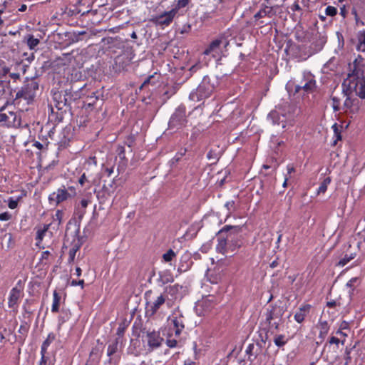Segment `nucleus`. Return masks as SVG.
<instances>
[{"instance_id": "nucleus-1", "label": "nucleus", "mask_w": 365, "mask_h": 365, "mask_svg": "<svg viewBox=\"0 0 365 365\" xmlns=\"http://www.w3.org/2000/svg\"><path fill=\"white\" fill-rule=\"evenodd\" d=\"M52 99L54 106L58 110L54 113L53 107L51 108V116L55 117L56 122H61L63 114L67 111H71V103L81 98L78 91H73V88L61 91H51Z\"/></svg>"}, {"instance_id": "nucleus-2", "label": "nucleus", "mask_w": 365, "mask_h": 365, "mask_svg": "<svg viewBox=\"0 0 365 365\" xmlns=\"http://www.w3.org/2000/svg\"><path fill=\"white\" fill-rule=\"evenodd\" d=\"M38 91L39 82L37 78H26L23 86L16 93L15 100L23 98L26 101L27 104H31L34 102Z\"/></svg>"}, {"instance_id": "nucleus-3", "label": "nucleus", "mask_w": 365, "mask_h": 365, "mask_svg": "<svg viewBox=\"0 0 365 365\" xmlns=\"http://www.w3.org/2000/svg\"><path fill=\"white\" fill-rule=\"evenodd\" d=\"M146 333V337L148 341V350L150 351H153L155 349L159 348L164 339L160 336V332L156 331H147L145 328H143L140 322H138L135 321L133 325V333L138 337L140 336V333Z\"/></svg>"}, {"instance_id": "nucleus-4", "label": "nucleus", "mask_w": 365, "mask_h": 365, "mask_svg": "<svg viewBox=\"0 0 365 365\" xmlns=\"http://www.w3.org/2000/svg\"><path fill=\"white\" fill-rule=\"evenodd\" d=\"M242 228L239 226L225 225L220 231L219 234L227 233V240L228 242V249L235 252L242 245V240L238 234Z\"/></svg>"}, {"instance_id": "nucleus-5", "label": "nucleus", "mask_w": 365, "mask_h": 365, "mask_svg": "<svg viewBox=\"0 0 365 365\" xmlns=\"http://www.w3.org/2000/svg\"><path fill=\"white\" fill-rule=\"evenodd\" d=\"M215 89L213 84L210 83V78L208 76H204L201 83L198 86L196 91L190 94V99L195 101L209 98Z\"/></svg>"}, {"instance_id": "nucleus-6", "label": "nucleus", "mask_w": 365, "mask_h": 365, "mask_svg": "<svg viewBox=\"0 0 365 365\" xmlns=\"http://www.w3.org/2000/svg\"><path fill=\"white\" fill-rule=\"evenodd\" d=\"M187 123L186 108L184 105H180L171 115L168 122L170 129H180Z\"/></svg>"}, {"instance_id": "nucleus-7", "label": "nucleus", "mask_w": 365, "mask_h": 365, "mask_svg": "<svg viewBox=\"0 0 365 365\" xmlns=\"http://www.w3.org/2000/svg\"><path fill=\"white\" fill-rule=\"evenodd\" d=\"M301 90L307 94L312 93L317 90L315 77L310 72H304L301 84L295 86V93H299Z\"/></svg>"}, {"instance_id": "nucleus-8", "label": "nucleus", "mask_w": 365, "mask_h": 365, "mask_svg": "<svg viewBox=\"0 0 365 365\" xmlns=\"http://www.w3.org/2000/svg\"><path fill=\"white\" fill-rule=\"evenodd\" d=\"M217 304L216 299L213 295H209L197 302L195 310L198 315H205L211 312Z\"/></svg>"}, {"instance_id": "nucleus-9", "label": "nucleus", "mask_w": 365, "mask_h": 365, "mask_svg": "<svg viewBox=\"0 0 365 365\" xmlns=\"http://www.w3.org/2000/svg\"><path fill=\"white\" fill-rule=\"evenodd\" d=\"M183 15V12H180L174 7H173L171 10L165 11L162 14L156 16L155 19V22L157 25L168 26L173 22L175 18Z\"/></svg>"}, {"instance_id": "nucleus-10", "label": "nucleus", "mask_w": 365, "mask_h": 365, "mask_svg": "<svg viewBox=\"0 0 365 365\" xmlns=\"http://www.w3.org/2000/svg\"><path fill=\"white\" fill-rule=\"evenodd\" d=\"M284 310L283 307L277 306V304H271L269 305L265 312V323L271 324V322L278 319L281 320L282 317L283 316Z\"/></svg>"}, {"instance_id": "nucleus-11", "label": "nucleus", "mask_w": 365, "mask_h": 365, "mask_svg": "<svg viewBox=\"0 0 365 365\" xmlns=\"http://www.w3.org/2000/svg\"><path fill=\"white\" fill-rule=\"evenodd\" d=\"M114 181L108 184L104 183L99 190L96 192V196L101 204L105 203L108 198L114 193L115 187L113 185Z\"/></svg>"}, {"instance_id": "nucleus-12", "label": "nucleus", "mask_w": 365, "mask_h": 365, "mask_svg": "<svg viewBox=\"0 0 365 365\" xmlns=\"http://www.w3.org/2000/svg\"><path fill=\"white\" fill-rule=\"evenodd\" d=\"M349 73H348L347 78L344 81V83L346 82L351 83L362 78H365L364 71V65L356 66L349 63Z\"/></svg>"}, {"instance_id": "nucleus-13", "label": "nucleus", "mask_w": 365, "mask_h": 365, "mask_svg": "<svg viewBox=\"0 0 365 365\" xmlns=\"http://www.w3.org/2000/svg\"><path fill=\"white\" fill-rule=\"evenodd\" d=\"M103 95L101 91L92 92L91 95L88 96L86 101L84 102V106L88 108H96L97 106L101 107L103 103Z\"/></svg>"}, {"instance_id": "nucleus-14", "label": "nucleus", "mask_w": 365, "mask_h": 365, "mask_svg": "<svg viewBox=\"0 0 365 365\" xmlns=\"http://www.w3.org/2000/svg\"><path fill=\"white\" fill-rule=\"evenodd\" d=\"M68 198L71 197L68 193V190H67L64 185L58 188L56 192H53L48 197L49 201L51 202H54L56 205H58Z\"/></svg>"}, {"instance_id": "nucleus-15", "label": "nucleus", "mask_w": 365, "mask_h": 365, "mask_svg": "<svg viewBox=\"0 0 365 365\" xmlns=\"http://www.w3.org/2000/svg\"><path fill=\"white\" fill-rule=\"evenodd\" d=\"M349 90H353L361 99L365 98V77L359 80L348 83Z\"/></svg>"}, {"instance_id": "nucleus-16", "label": "nucleus", "mask_w": 365, "mask_h": 365, "mask_svg": "<svg viewBox=\"0 0 365 365\" xmlns=\"http://www.w3.org/2000/svg\"><path fill=\"white\" fill-rule=\"evenodd\" d=\"M193 264L191 254L188 252H185L180 257L178 272L182 273L190 269Z\"/></svg>"}, {"instance_id": "nucleus-17", "label": "nucleus", "mask_w": 365, "mask_h": 365, "mask_svg": "<svg viewBox=\"0 0 365 365\" xmlns=\"http://www.w3.org/2000/svg\"><path fill=\"white\" fill-rule=\"evenodd\" d=\"M165 296L160 294L153 303H146L147 312H150L151 315L155 314L160 307L165 302Z\"/></svg>"}, {"instance_id": "nucleus-18", "label": "nucleus", "mask_w": 365, "mask_h": 365, "mask_svg": "<svg viewBox=\"0 0 365 365\" xmlns=\"http://www.w3.org/2000/svg\"><path fill=\"white\" fill-rule=\"evenodd\" d=\"M312 306L309 304L302 305L298 311L294 314V319L298 323H302L307 317L309 314Z\"/></svg>"}, {"instance_id": "nucleus-19", "label": "nucleus", "mask_w": 365, "mask_h": 365, "mask_svg": "<svg viewBox=\"0 0 365 365\" xmlns=\"http://www.w3.org/2000/svg\"><path fill=\"white\" fill-rule=\"evenodd\" d=\"M268 118L274 125H281L282 128L286 127L285 115H280L277 110H272L268 115Z\"/></svg>"}, {"instance_id": "nucleus-20", "label": "nucleus", "mask_w": 365, "mask_h": 365, "mask_svg": "<svg viewBox=\"0 0 365 365\" xmlns=\"http://www.w3.org/2000/svg\"><path fill=\"white\" fill-rule=\"evenodd\" d=\"M171 323L173 326V331H175V335L178 336H180L182 329L185 328L183 317L182 315H180L178 317L173 316L171 319Z\"/></svg>"}, {"instance_id": "nucleus-21", "label": "nucleus", "mask_w": 365, "mask_h": 365, "mask_svg": "<svg viewBox=\"0 0 365 365\" xmlns=\"http://www.w3.org/2000/svg\"><path fill=\"white\" fill-rule=\"evenodd\" d=\"M275 14L274 11L273 7L268 6L266 5H262L261 9L254 15V18L256 20L268 16L269 18L272 17Z\"/></svg>"}, {"instance_id": "nucleus-22", "label": "nucleus", "mask_w": 365, "mask_h": 365, "mask_svg": "<svg viewBox=\"0 0 365 365\" xmlns=\"http://www.w3.org/2000/svg\"><path fill=\"white\" fill-rule=\"evenodd\" d=\"M21 290L18 287H14L11 292L9 297L8 304L10 308L14 307L18 302L20 297Z\"/></svg>"}, {"instance_id": "nucleus-23", "label": "nucleus", "mask_w": 365, "mask_h": 365, "mask_svg": "<svg viewBox=\"0 0 365 365\" xmlns=\"http://www.w3.org/2000/svg\"><path fill=\"white\" fill-rule=\"evenodd\" d=\"M1 245L3 247H6L7 250L14 247L15 241L11 233H6L2 236Z\"/></svg>"}, {"instance_id": "nucleus-24", "label": "nucleus", "mask_w": 365, "mask_h": 365, "mask_svg": "<svg viewBox=\"0 0 365 365\" xmlns=\"http://www.w3.org/2000/svg\"><path fill=\"white\" fill-rule=\"evenodd\" d=\"M317 327L319 329V338L321 339V341H322L329 332V326L327 321L319 320Z\"/></svg>"}, {"instance_id": "nucleus-25", "label": "nucleus", "mask_w": 365, "mask_h": 365, "mask_svg": "<svg viewBox=\"0 0 365 365\" xmlns=\"http://www.w3.org/2000/svg\"><path fill=\"white\" fill-rule=\"evenodd\" d=\"M24 41L26 43L30 50H35L36 47L40 43V39L35 38L33 34H27L24 36Z\"/></svg>"}, {"instance_id": "nucleus-26", "label": "nucleus", "mask_w": 365, "mask_h": 365, "mask_svg": "<svg viewBox=\"0 0 365 365\" xmlns=\"http://www.w3.org/2000/svg\"><path fill=\"white\" fill-rule=\"evenodd\" d=\"M344 341H345L344 339L341 341L339 338L331 336L329 338L328 343H327L325 344V346L324 347V351H326V349H331V346L332 344H334L335 346L333 348V349H334V352L336 353V350H335L334 349L336 348V349H337L339 348L340 344H341V345H344Z\"/></svg>"}, {"instance_id": "nucleus-27", "label": "nucleus", "mask_w": 365, "mask_h": 365, "mask_svg": "<svg viewBox=\"0 0 365 365\" xmlns=\"http://www.w3.org/2000/svg\"><path fill=\"white\" fill-rule=\"evenodd\" d=\"M34 300L33 299H26L25 302V304L23 306V309L24 311V313L23 314L24 318L29 319L31 316L32 315L33 312H34V309H32L31 306L34 304Z\"/></svg>"}, {"instance_id": "nucleus-28", "label": "nucleus", "mask_w": 365, "mask_h": 365, "mask_svg": "<svg viewBox=\"0 0 365 365\" xmlns=\"http://www.w3.org/2000/svg\"><path fill=\"white\" fill-rule=\"evenodd\" d=\"M216 250L218 252H220L222 254H225L228 250H230L228 249V242L227 237L218 239V243L217 245Z\"/></svg>"}, {"instance_id": "nucleus-29", "label": "nucleus", "mask_w": 365, "mask_h": 365, "mask_svg": "<svg viewBox=\"0 0 365 365\" xmlns=\"http://www.w3.org/2000/svg\"><path fill=\"white\" fill-rule=\"evenodd\" d=\"M181 289L182 286L179 285L178 284L169 285L165 287V293L167 295H170L172 297H175Z\"/></svg>"}, {"instance_id": "nucleus-30", "label": "nucleus", "mask_w": 365, "mask_h": 365, "mask_svg": "<svg viewBox=\"0 0 365 365\" xmlns=\"http://www.w3.org/2000/svg\"><path fill=\"white\" fill-rule=\"evenodd\" d=\"M50 225L51 224H46L43 225V228L38 229L36 237V245H38L40 243H41L46 232L48 230L50 227Z\"/></svg>"}, {"instance_id": "nucleus-31", "label": "nucleus", "mask_w": 365, "mask_h": 365, "mask_svg": "<svg viewBox=\"0 0 365 365\" xmlns=\"http://www.w3.org/2000/svg\"><path fill=\"white\" fill-rule=\"evenodd\" d=\"M53 304L51 307V312L53 313H57L59 312V307L61 304V297L59 295V294L57 292V291H54L53 294Z\"/></svg>"}, {"instance_id": "nucleus-32", "label": "nucleus", "mask_w": 365, "mask_h": 365, "mask_svg": "<svg viewBox=\"0 0 365 365\" xmlns=\"http://www.w3.org/2000/svg\"><path fill=\"white\" fill-rule=\"evenodd\" d=\"M356 256V252H350L345 254L344 257H342L336 264L337 266L344 267L351 259H354Z\"/></svg>"}, {"instance_id": "nucleus-33", "label": "nucleus", "mask_w": 365, "mask_h": 365, "mask_svg": "<svg viewBox=\"0 0 365 365\" xmlns=\"http://www.w3.org/2000/svg\"><path fill=\"white\" fill-rule=\"evenodd\" d=\"M56 335L53 333H49L47 338L43 342L41 348V352H46L48 347L55 340Z\"/></svg>"}, {"instance_id": "nucleus-34", "label": "nucleus", "mask_w": 365, "mask_h": 365, "mask_svg": "<svg viewBox=\"0 0 365 365\" xmlns=\"http://www.w3.org/2000/svg\"><path fill=\"white\" fill-rule=\"evenodd\" d=\"M119 343H122V340L120 341L119 338H116L110 344L108 345L107 352L108 356L110 357L117 352Z\"/></svg>"}, {"instance_id": "nucleus-35", "label": "nucleus", "mask_w": 365, "mask_h": 365, "mask_svg": "<svg viewBox=\"0 0 365 365\" xmlns=\"http://www.w3.org/2000/svg\"><path fill=\"white\" fill-rule=\"evenodd\" d=\"M29 328H30L29 322H24L21 324L18 332L21 335V336H20V338L21 340L25 339V338L27 336V334L29 332Z\"/></svg>"}, {"instance_id": "nucleus-36", "label": "nucleus", "mask_w": 365, "mask_h": 365, "mask_svg": "<svg viewBox=\"0 0 365 365\" xmlns=\"http://www.w3.org/2000/svg\"><path fill=\"white\" fill-rule=\"evenodd\" d=\"M207 158L209 160L212 161V164H215L220 158V153L217 150L212 148L208 151Z\"/></svg>"}, {"instance_id": "nucleus-37", "label": "nucleus", "mask_w": 365, "mask_h": 365, "mask_svg": "<svg viewBox=\"0 0 365 365\" xmlns=\"http://www.w3.org/2000/svg\"><path fill=\"white\" fill-rule=\"evenodd\" d=\"M288 339L284 334L276 335L274 338V343L278 347H282L287 343Z\"/></svg>"}, {"instance_id": "nucleus-38", "label": "nucleus", "mask_w": 365, "mask_h": 365, "mask_svg": "<svg viewBox=\"0 0 365 365\" xmlns=\"http://www.w3.org/2000/svg\"><path fill=\"white\" fill-rule=\"evenodd\" d=\"M128 326V323L126 320H124L121 323H120L116 334L118 335V338H119V340L120 341V339L123 337L124 333L125 331V329H127Z\"/></svg>"}, {"instance_id": "nucleus-39", "label": "nucleus", "mask_w": 365, "mask_h": 365, "mask_svg": "<svg viewBox=\"0 0 365 365\" xmlns=\"http://www.w3.org/2000/svg\"><path fill=\"white\" fill-rule=\"evenodd\" d=\"M331 181V180L330 177L325 178L321 182L320 186L318 188L317 193H324L327 191V187L330 184Z\"/></svg>"}, {"instance_id": "nucleus-40", "label": "nucleus", "mask_w": 365, "mask_h": 365, "mask_svg": "<svg viewBox=\"0 0 365 365\" xmlns=\"http://www.w3.org/2000/svg\"><path fill=\"white\" fill-rule=\"evenodd\" d=\"M190 1L191 0H176V3L173 7L180 12H183L182 9L190 4Z\"/></svg>"}, {"instance_id": "nucleus-41", "label": "nucleus", "mask_w": 365, "mask_h": 365, "mask_svg": "<svg viewBox=\"0 0 365 365\" xmlns=\"http://www.w3.org/2000/svg\"><path fill=\"white\" fill-rule=\"evenodd\" d=\"M221 43H222V41L220 39H215V40L212 41L210 43L209 47L205 50V54L210 53L211 51H212L215 49H216L217 48H218L220 46V45L221 44Z\"/></svg>"}, {"instance_id": "nucleus-42", "label": "nucleus", "mask_w": 365, "mask_h": 365, "mask_svg": "<svg viewBox=\"0 0 365 365\" xmlns=\"http://www.w3.org/2000/svg\"><path fill=\"white\" fill-rule=\"evenodd\" d=\"M159 275H160V281L163 284H167L168 282H171L173 281V277L169 272L160 273Z\"/></svg>"}, {"instance_id": "nucleus-43", "label": "nucleus", "mask_w": 365, "mask_h": 365, "mask_svg": "<svg viewBox=\"0 0 365 365\" xmlns=\"http://www.w3.org/2000/svg\"><path fill=\"white\" fill-rule=\"evenodd\" d=\"M207 277L208 281L212 284H218L221 280V277L219 274L207 273Z\"/></svg>"}, {"instance_id": "nucleus-44", "label": "nucleus", "mask_w": 365, "mask_h": 365, "mask_svg": "<svg viewBox=\"0 0 365 365\" xmlns=\"http://www.w3.org/2000/svg\"><path fill=\"white\" fill-rule=\"evenodd\" d=\"M81 244L79 245H74V246L69 250V257H68V262L71 263L73 262L75 259L76 254L77 251L80 249Z\"/></svg>"}, {"instance_id": "nucleus-45", "label": "nucleus", "mask_w": 365, "mask_h": 365, "mask_svg": "<svg viewBox=\"0 0 365 365\" xmlns=\"http://www.w3.org/2000/svg\"><path fill=\"white\" fill-rule=\"evenodd\" d=\"M176 256L175 252L172 250L170 249L167 252L163 254V259L165 262H169L172 261V259Z\"/></svg>"}, {"instance_id": "nucleus-46", "label": "nucleus", "mask_w": 365, "mask_h": 365, "mask_svg": "<svg viewBox=\"0 0 365 365\" xmlns=\"http://www.w3.org/2000/svg\"><path fill=\"white\" fill-rule=\"evenodd\" d=\"M332 128L334 130V136L336 138V140L334 142V145H336L337 140H341V130H340L337 123H334L332 126Z\"/></svg>"}, {"instance_id": "nucleus-47", "label": "nucleus", "mask_w": 365, "mask_h": 365, "mask_svg": "<svg viewBox=\"0 0 365 365\" xmlns=\"http://www.w3.org/2000/svg\"><path fill=\"white\" fill-rule=\"evenodd\" d=\"M176 93L175 87L173 86L171 88H169L167 91L164 92L163 94V96L165 97L164 101H166L168 99H169L173 95H174Z\"/></svg>"}, {"instance_id": "nucleus-48", "label": "nucleus", "mask_w": 365, "mask_h": 365, "mask_svg": "<svg viewBox=\"0 0 365 365\" xmlns=\"http://www.w3.org/2000/svg\"><path fill=\"white\" fill-rule=\"evenodd\" d=\"M9 81H4L0 77V97L6 92V88L9 85Z\"/></svg>"}, {"instance_id": "nucleus-49", "label": "nucleus", "mask_w": 365, "mask_h": 365, "mask_svg": "<svg viewBox=\"0 0 365 365\" xmlns=\"http://www.w3.org/2000/svg\"><path fill=\"white\" fill-rule=\"evenodd\" d=\"M325 13L327 16H334L337 14V9L334 6H328L326 8Z\"/></svg>"}, {"instance_id": "nucleus-50", "label": "nucleus", "mask_w": 365, "mask_h": 365, "mask_svg": "<svg viewBox=\"0 0 365 365\" xmlns=\"http://www.w3.org/2000/svg\"><path fill=\"white\" fill-rule=\"evenodd\" d=\"M331 100H332V106H333V109L336 112V111H339L340 110V100L339 98H338L336 96H333L331 97Z\"/></svg>"}, {"instance_id": "nucleus-51", "label": "nucleus", "mask_w": 365, "mask_h": 365, "mask_svg": "<svg viewBox=\"0 0 365 365\" xmlns=\"http://www.w3.org/2000/svg\"><path fill=\"white\" fill-rule=\"evenodd\" d=\"M354 100H352L350 97L347 96L344 103V108L349 109L353 106Z\"/></svg>"}, {"instance_id": "nucleus-52", "label": "nucleus", "mask_w": 365, "mask_h": 365, "mask_svg": "<svg viewBox=\"0 0 365 365\" xmlns=\"http://www.w3.org/2000/svg\"><path fill=\"white\" fill-rule=\"evenodd\" d=\"M225 207L230 212H233L236 210L235 202L234 200L227 202L225 203Z\"/></svg>"}, {"instance_id": "nucleus-53", "label": "nucleus", "mask_w": 365, "mask_h": 365, "mask_svg": "<svg viewBox=\"0 0 365 365\" xmlns=\"http://www.w3.org/2000/svg\"><path fill=\"white\" fill-rule=\"evenodd\" d=\"M11 214L9 212H5L0 214V220L1 221H8L11 219Z\"/></svg>"}, {"instance_id": "nucleus-54", "label": "nucleus", "mask_w": 365, "mask_h": 365, "mask_svg": "<svg viewBox=\"0 0 365 365\" xmlns=\"http://www.w3.org/2000/svg\"><path fill=\"white\" fill-rule=\"evenodd\" d=\"M86 213V210L85 209H82L79 207H77V210L76 212V215H77L79 221H81L82 220V218L83 217L84 215Z\"/></svg>"}, {"instance_id": "nucleus-55", "label": "nucleus", "mask_w": 365, "mask_h": 365, "mask_svg": "<svg viewBox=\"0 0 365 365\" xmlns=\"http://www.w3.org/2000/svg\"><path fill=\"white\" fill-rule=\"evenodd\" d=\"M166 344L170 348H174L177 346L178 341L175 339H168L166 340Z\"/></svg>"}, {"instance_id": "nucleus-56", "label": "nucleus", "mask_w": 365, "mask_h": 365, "mask_svg": "<svg viewBox=\"0 0 365 365\" xmlns=\"http://www.w3.org/2000/svg\"><path fill=\"white\" fill-rule=\"evenodd\" d=\"M191 30V25L189 24H186L182 26V27L180 29V33L182 34H187Z\"/></svg>"}, {"instance_id": "nucleus-57", "label": "nucleus", "mask_w": 365, "mask_h": 365, "mask_svg": "<svg viewBox=\"0 0 365 365\" xmlns=\"http://www.w3.org/2000/svg\"><path fill=\"white\" fill-rule=\"evenodd\" d=\"M254 348H255L254 344H249V346H247V348L246 349V354L249 355V359L251 361H253V359H250V356L252 355V351H253Z\"/></svg>"}, {"instance_id": "nucleus-58", "label": "nucleus", "mask_w": 365, "mask_h": 365, "mask_svg": "<svg viewBox=\"0 0 365 365\" xmlns=\"http://www.w3.org/2000/svg\"><path fill=\"white\" fill-rule=\"evenodd\" d=\"M364 58L361 57V56L359 55L357 58H355L354 62L351 64L359 66V65H364Z\"/></svg>"}, {"instance_id": "nucleus-59", "label": "nucleus", "mask_w": 365, "mask_h": 365, "mask_svg": "<svg viewBox=\"0 0 365 365\" xmlns=\"http://www.w3.org/2000/svg\"><path fill=\"white\" fill-rule=\"evenodd\" d=\"M268 326V329H270L272 328H274V329L278 330L279 327V321L276 322L274 320V322H271V324H267Z\"/></svg>"}, {"instance_id": "nucleus-60", "label": "nucleus", "mask_w": 365, "mask_h": 365, "mask_svg": "<svg viewBox=\"0 0 365 365\" xmlns=\"http://www.w3.org/2000/svg\"><path fill=\"white\" fill-rule=\"evenodd\" d=\"M8 206L9 208L11 209H15L16 208V207L18 206V202L17 200H14L11 198H10L9 201V204H8Z\"/></svg>"}, {"instance_id": "nucleus-61", "label": "nucleus", "mask_w": 365, "mask_h": 365, "mask_svg": "<svg viewBox=\"0 0 365 365\" xmlns=\"http://www.w3.org/2000/svg\"><path fill=\"white\" fill-rule=\"evenodd\" d=\"M46 352H41V359L39 363V365H46L48 358L46 356Z\"/></svg>"}, {"instance_id": "nucleus-62", "label": "nucleus", "mask_w": 365, "mask_h": 365, "mask_svg": "<svg viewBox=\"0 0 365 365\" xmlns=\"http://www.w3.org/2000/svg\"><path fill=\"white\" fill-rule=\"evenodd\" d=\"M88 200L87 199H82L80 202V204L78 205L79 207L82 208V209H86L88 205Z\"/></svg>"}, {"instance_id": "nucleus-63", "label": "nucleus", "mask_w": 365, "mask_h": 365, "mask_svg": "<svg viewBox=\"0 0 365 365\" xmlns=\"http://www.w3.org/2000/svg\"><path fill=\"white\" fill-rule=\"evenodd\" d=\"M290 9L292 11H302V8L299 4L297 2H294L291 6Z\"/></svg>"}, {"instance_id": "nucleus-64", "label": "nucleus", "mask_w": 365, "mask_h": 365, "mask_svg": "<svg viewBox=\"0 0 365 365\" xmlns=\"http://www.w3.org/2000/svg\"><path fill=\"white\" fill-rule=\"evenodd\" d=\"M9 72H10V68L7 66H4L2 68V71L0 74V77H1V78H2L4 76H6L7 74H9L10 73Z\"/></svg>"}]
</instances>
